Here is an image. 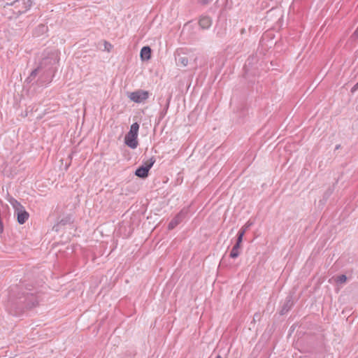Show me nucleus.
Here are the masks:
<instances>
[{
  "instance_id": "obj_2",
  "label": "nucleus",
  "mask_w": 358,
  "mask_h": 358,
  "mask_svg": "<svg viewBox=\"0 0 358 358\" xmlns=\"http://www.w3.org/2000/svg\"><path fill=\"white\" fill-rule=\"evenodd\" d=\"M10 203L14 208V215L17 217V222L20 224L25 223L29 219V214L26 211L24 207L14 199H12Z\"/></svg>"
},
{
  "instance_id": "obj_20",
  "label": "nucleus",
  "mask_w": 358,
  "mask_h": 358,
  "mask_svg": "<svg viewBox=\"0 0 358 358\" xmlns=\"http://www.w3.org/2000/svg\"><path fill=\"white\" fill-rule=\"evenodd\" d=\"M357 89H358V83L352 87V92L355 91Z\"/></svg>"
},
{
  "instance_id": "obj_12",
  "label": "nucleus",
  "mask_w": 358,
  "mask_h": 358,
  "mask_svg": "<svg viewBox=\"0 0 358 358\" xmlns=\"http://www.w3.org/2000/svg\"><path fill=\"white\" fill-rule=\"evenodd\" d=\"M189 63V59L187 56L185 55H180L178 56V59H176V64L177 65L180 66H187Z\"/></svg>"
},
{
  "instance_id": "obj_21",
  "label": "nucleus",
  "mask_w": 358,
  "mask_h": 358,
  "mask_svg": "<svg viewBox=\"0 0 358 358\" xmlns=\"http://www.w3.org/2000/svg\"><path fill=\"white\" fill-rule=\"evenodd\" d=\"M355 36L358 37V27L357 28V29L355 30V33H354Z\"/></svg>"
},
{
  "instance_id": "obj_24",
  "label": "nucleus",
  "mask_w": 358,
  "mask_h": 358,
  "mask_svg": "<svg viewBox=\"0 0 358 358\" xmlns=\"http://www.w3.org/2000/svg\"><path fill=\"white\" fill-rule=\"evenodd\" d=\"M250 224H249V222H248L247 227H249V226H250Z\"/></svg>"
},
{
  "instance_id": "obj_13",
  "label": "nucleus",
  "mask_w": 358,
  "mask_h": 358,
  "mask_svg": "<svg viewBox=\"0 0 358 358\" xmlns=\"http://www.w3.org/2000/svg\"><path fill=\"white\" fill-rule=\"evenodd\" d=\"M347 276L345 275H341L338 276L333 277L331 279L329 280V282H331V280H334V282L336 284H345L347 281Z\"/></svg>"
},
{
  "instance_id": "obj_3",
  "label": "nucleus",
  "mask_w": 358,
  "mask_h": 358,
  "mask_svg": "<svg viewBox=\"0 0 358 358\" xmlns=\"http://www.w3.org/2000/svg\"><path fill=\"white\" fill-rule=\"evenodd\" d=\"M32 3V0H15L10 3H6V5L13 6L16 10L15 12L22 14L27 12L31 7Z\"/></svg>"
},
{
  "instance_id": "obj_9",
  "label": "nucleus",
  "mask_w": 358,
  "mask_h": 358,
  "mask_svg": "<svg viewBox=\"0 0 358 358\" xmlns=\"http://www.w3.org/2000/svg\"><path fill=\"white\" fill-rule=\"evenodd\" d=\"M199 24L201 29H207L212 25V20L208 16L202 15L199 19Z\"/></svg>"
},
{
  "instance_id": "obj_14",
  "label": "nucleus",
  "mask_w": 358,
  "mask_h": 358,
  "mask_svg": "<svg viewBox=\"0 0 358 358\" xmlns=\"http://www.w3.org/2000/svg\"><path fill=\"white\" fill-rule=\"evenodd\" d=\"M155 162V159H154V157H151L148 160L144 162L143 164L141 166H143L144 168L147 169L148 171H149V170L153 166Z\"/></svg>"
},
{
  "instance_id": "obj_7",
  "label": "nucleus",
  "mask_w": 358,
  "mask_h": 358,
  "mask_svg": "<svg viewBox=\"0 0 358 358\" xmlns=\"http://www.w3.org/2000/svg\"><path fill=\"white\" fill-rule=\"evenodd\" d=\"M137 138V136L128 133L124 138L125 144L132 149L136 148L138 144Z\"/></svg>"
},
{
  "instance_id": "obj_16",
  "label": "nucleus",
  "mask_w": 358,
  "mask_h": 358,
  "mask_svg": "<svg viewBox=\"0 0 358 358\" xmlns=\"http://www.w3.org/2000/svg\"><path fill=\"white\" fill-rule=\"evenodd\" d=\"M112 48V45L108 43V42H106L105 41L104 42V50L109 52Z\"/></svg>"
},
{
  "instance_id": "obj_6",
  "label": "nucleus",
  "mask_w": 358,
  "mask_h": 358,
  "mask_svg": "<svg viewBox=\"0 0 358 358\" xmlns=\"http://www.w3.org/2000/svg\"><path fill=\"white\" fill-rule=\"evenodd\" d=\"M22 300V297H20V303L24 304L27 308H31L38 303L37 297L33 293H27Z\"/></svg>"
},
{
  "instance_id": "obj_10",
  "label": "nucleus",
  "mask_w": 358,
  "mask_h": 358,
  "mask_svg": "<svg viewBox=\"0 0 358 358\" xmlns=\"http://www.w3.org/2000/svg\"><path fill=\"white\" fill-rule=\"evenodd\" d=\"M140 56L143 61L150 59L151 57V48L149 46L143 47L141 50Z\"/></svg>"
},
{
  "instance_id": "obj_15",
  "label": "nucleus",
  "mask_w": 358,
  "mask_h": 358,
  "mask_svg": "<svg viewBox=\"0 0 358 358\" xmlns=\"http://www.w3.org/2000/svg\"><path fill=\"white\" fill-rule=\"evenodd\" d=\"M139 129V124L137 122L133 123L130 127V130L128 133L134 134L138 136V132Z\"/></svg>"
},
{
  "instance_id": "obj_5",
  "label": "nucleus",
  "mask_w": 358,
  "mask_h": 358,
  "mask_svg": "<svg viewBox=\"0 0 358 358\" xmlns=\"http://www.w3.org/2000/svg\"><path fill=\"white\" fill-rule=\"evenodd\" d=\"M128 97L135 103H141L149 97V92L145 90H138L129 94Z\"/></svg>"
},
{
  "instance_id": "obj_17",
  "label": "nucleus",
  "mask_w": 358,
  "mask_h": 358,
  "mask_svg": "<svg viewBox=\"0 0 358 358\" xmlns=\"http://www.w3.org/2000/svg\"><path fill=\"white\" fill-rule=\"evenodd\" d=\"M38 29L39 30L40 32L41 33H44L47 31L48 29V27L43 24H40L38 27Z\"/></svg>"
},
{
  "instance_id": "obj_22",
  "label": "nucleus",
  "mask_w": 358,
  "mask_h": 358,
  "mask_svg": "<svg viewBox=\"0 0 358 358\" xmlns=\"http://www.w3.org/2000/svg\"><path fill=\"white\" fill-rule=\"evenodd\" d=\"M203 3H207V0H203Z\"/></svg>"
},
{
  "instance_id": "obj_23",
  "label": "nucleus",
  "mask_w": 358,
  "mask_h": 358,
  "mask_svg": "<svg viewBox=\"0 0 358 358\" xmlns=\"http://www.w3.org/2000/svg\"><path fill=\"white\" fill-rule=\"evenodd\" d=\"M216 358H222V357L220 355H217Z\"/></svg>"
},
{
  "instance_id": "obj_8",
  "label": "nucleus",
  "mask_w": 358,
  "mask_h": 358,
  "mask_svg": "<svg viewBox=\"0 0 358 358\" xmlns=\"http://www.w3.org/2000/svg\"><path fill=\"white\" fill-rule=\"evenodd\" d=\"M186 213L184 210L180 211L169 224V229H174L178 224L181 222Z\"/></svg>"
},
{
  "instance_id": "obj_18",
  "label": "nucleus",
  "mask_w": 358,
  "mask_h": 358,
  "mask_svg": "<svg viewBox=\"0 0 358 358\" xmlns=\"http://www.w3.org/2000/svg\"><path fill=\"white\" fill-rule=\"evenodd\" d=\"M45 81L50 82V78H47L45 80H43L41 78H40V83H45Z\"/></svg>"
},
{
  "instance_id": "obj_11",
  "label": "nucleus",
  "mask_w": 358,
  "mask_h": 358,
  "mask_svg": "<svg viewBox=\"0 0 358 358\" xmlns=\"http://www.w3.org/2000/svg\"><path fill=\"white\" fill-rule=\"evenodd\" d=\"M148 171L147 169L144 168L143 166H139L136 172H135V175L139 178H145L148 176Z\"/></svg>"
},
{
  "instance_id": "obj_19",
  "label": "nucleus",
  "mask_w": 358,
  "mask_h": 358,
  "mask_svg": "<svg viewBox=\"0 0 358 358\" xmlns=\"http://www.w3.org/2000/svg\"><path fill=\"white\" fill-rule=\"evenodd\" d=\"M169 102H170V98L168 99L167 101V103H166V108H165V113L166 112V110H168L169 108Z\"/></svg>"
},
{
  "instance_id": "obj_1",
  "label": "nucleus",
  "mask_w": 358,
  "mask_h": 358,
  "mask_svg": "<svg viewBox=\"0 0 358 358\" xmlns=\"http://www.w3.org/2000/svg\"><path fill=\"white\" fill-rule=\"evenodd\" d=\"M59 59L57 50H45L40 62V66L32 71L27 80L31 82L45 68L50 71L49 74L50 75L52 72V67L59 62Z\"/></svg>"
},
{
  "instance_id": "obj_4",
  "label": "nucleus",
  "mask_w": 358,
  "mask_h": 358,
  "mask_svg": "<svg viewBox=\"0 0 358 358\" xmlns=\"http://www.w3.org/2000/svg\"><path fill=\"white\" fill-rule=\"evenodd\" d=\"M245 231H246V225H243L238 234V238L236 240V243L233 246V248L230 252L229 257L231 258L235 259L239 255L240 250H241L240 245H241V243L242 242L243 236H244Z\"/></svg>"
}]
</instances>
